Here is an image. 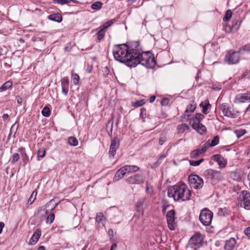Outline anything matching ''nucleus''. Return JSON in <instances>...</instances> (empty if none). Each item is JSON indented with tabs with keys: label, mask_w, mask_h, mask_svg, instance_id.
Here are the masks:
<instances>
[{
	"label": "nucleus",
	"mask_w": 250,
	"mask_h": 250,
	"mask_svg": "<svg viewBox=\"0 0 250 250\" xmlns=\"http://www.w3.org/2000/svg\"><path fill=\"white\" fill-rule=\"evenodd\" d=\"M114 59L128 67H135L138 64L148 68H153L156 65L153 55L149 51L143 52L139 42L130 44H116L113 48Z\"/></svg>",
	"instance_id": "nucleus-1"
},
{
	"label": "nucleus",
	"mask_w": 250,
	"mask_h": 250,
	"mask_svg": "<svg viewBox=\"0 0 250 250\" xmlns=\"http://www.w3.org/2000/svg\"><path fill=\"white\" fill-rule=\"evenodd\" d=\"M191 195V191L185 184L175 185L167 189V196L176 202L188 201L190 200Z\"/></svg>",
	"instance_id": "nucleus-2"
},
{
	"label": "nucleus",
	"mask_w": 250,
	"mask_h": 250,
	"mask_svg": "<svg viewBox=\"0 0 250 250\" xmlns=\"http://www.w3.org/2000/svg\"><path fill=\"white\" fill-rule=\"evenodd\" d=\"M204 174L207 179L213 184L223 178V175L221 172L213 169L205 170Z\"/></svg>",
	"instance_id": "nucleus-3"
},
{
	"label": "nucleus",
	"mask_w": 250,
	"mask_h": 250,
	"mask_svg": "<svg viewBox=\"0 0 250 250\" xmlns=\"http://www.w3.org/2000/svg\"><path fill=\"white\" fill-rule=\"evenodd\" d=\"M213 217V213L207 208L202 209L199 215L200 222L206 226L211 224Z\"/></svg>",
	"instance_id": "nucleus-4"
},
{
	"label": "nucleus",
	"mask_w": 250,
	"mask_h": 250,
	"mask_svg": "<svg viewBox=\"0 0 250 250\" xmlns=\"http://www.w3.org/2000/svg\"><path fill=\"white\" fill-rule=\"evenodd\" d=\"M238 200L240 205L246 209H250V193L246 191H242L239 195Z\"/></svg>",
	"instance_id": "nucleus-5"
},
{
	"label": "nucleus",
	"mask_w": 250,
	"mask_h": 250,
	"mask_svg": "<svg viewBox=\"0 0 250 250\" xmlns=\"http://www.w3.org/2000/svg\"><path fill=\"white\" fill-rule=\"evenodd\" d=\"M239 52L230 50L226 54L224 61L229 64H234L239 62Z\"/></svg>",
	"instance_id": "nucleus-6"
},
{
	"label": "nucleus",
	"mask_w": 250,
	"mask_h": 250,
	"mask_svg": "<svg viewBox=\"0 0 250 250\" xmlns=\"http://www.w3.org/2000/svg\"><path fill=\"white\" fill-rule=\"evenodd\" d=\"M203 241L202 235L199 233H196L190 238L189 246L192 249L196 250L202 246Z\"/></svg>",
	"instance_id": "nucleus-7"
},
{
	"label": "nucleus",
	"mask_w": 250,
	"mask_h": 250,
	"mask_svg": "<svg viewBox=\"0 0 250 250\" xmlns=\"http://www.w3.org/2000/svg\"><path fill=\"white\" fill-rule=\"evenodd\" d=\"M188 181L195 189L201 188L204 184L203 179L197 175H191L188 176Z\"/></svg>",
	"instance_id": "nucleus-8"
},
{
	"label": "nucleus",
	"mask_w": 250,
	"mask_h": 250,
	"mask_svg": "<svg viewBox=\"0 0 250 250\" xmlns=\"http://www.w3.org/2000/svg\"><path fill=\"white\" fill-rule=\"evenodd\" d=\"M220 108L222 110L224 116L234 118L237 116V112L231 107L229 106L228 104L224 103L221 104Z\"/></svg>",
	"instance_id": "nucleus-9"
},
{
	"label": "nucleus",
	"mask_w": 250,
	"mask_h": 250,
	"mask_svg": "<svg viewBox=\"0 0 250 250\" xmlns=\"http://www.w3.org/2000/svg\"><path fill=\"white\" fill-rule=\"evenodd\" d=\"M175 212L174 210L172 209L168 211L167 213V220L168 228L171 230H174L177 225L175 221L176 218L175 217Z\"/></svg>",
	"instance_id": "nucleus-10"
},
{
	"label": "nucleus",
	"mask_w": 250,
	"mask_h": 250,
	"mask_svg": "<svg viewBox=\"0 0 250 250\" xmlns=\"http://www.w3.org/2000/svg\"><path fill=\"white\" fill-rule=\"evenodd\" d=\"M126 182L129 184L139 185L144 182V178L142 175L136 174L128 177Z\"/></svg>",
	"instance_id": "nucleus-11"
},
{
	"label": "nucleus",
	"mask_w": 250,
	"mask_h": 250,
	"mask_svg": "<svg viewBox=\"0 0 250 250\" xmlns=\"http://www.w3.org/2000/svg\"><path fill=\"white\" fill-rule=\"evenodd\" d=\"M233 102L236 104H241L250 102V91L245 93L237 95L234 99Z\"/></svg>",
	"instance_id": "nucleus-12"
},
{
	"label": "nucleus",
	"mask_w": 250,
	"mask_h": 250,
	"mask_svg": "<svg viewBox=\"0 0 250 250\" xmlns=\"http://www.w3.org/2000/svg\"><path fill=\"white\" fill-rule=\"evenodd\" d=\"M120 146V140L117 137H115L111 140V145L110 146L109 154L113 157L116 153V150Z\"/></svg>",
	"instance_id": "nucleus-13"
},
{
	"label": "nucleus",
	"mask_w": 250,
	"mask_h": 250,
	"mask_svg": "<svg viewBox=\"0 0 250 250\" xmlns=\"http://www.w3.org/2000/svg\"><path fill=\"white\" fill-rule=\"evenodd\" d=\"M115 22L114 20H112L111 21H109L106 22H105L104 24L103 25L101 26L99 28L100 30L97 33V39L99 41H101L102 39L104 38V30L106 29L108 27L110 26L111 25H112Z\"/></svg>",
	"instance_id": "nucleus-14"
},
{
	"label": "nucleus",
	"mask_w": 250,
	"mask_h": 250,
	"mask_svg": "<svg viewBox=\"0 0 250 250\" xmlns=\"http://www.w3.org/2000/svg\"><path fill=\"white\" fill-rule=\"evenodd\" d=\"M244 176V172L241 169H237L229 173V177L234 181H240Z\"/></svg>",
	"instance_id": "nucleus-15"
},
{
	"label": "nucleus",
	"mask_w": 250,
	"mask_h": 250,
	"mask_svg": "<svg viewBox=\"0 0 250 250\" xmlns=\"http://www.w3.org/2000/svg\"><path fill=\"white\" fill-rule=\"evenodd\" d=\"M213 160L217 163L220 168H224L227 165V161L220 154H215L212 156Z\"/></svg>",
	"instance_id": "nucleus-16"
},
{
	"label": "nucleus",
	"mask_w": 250,
	"mask_h": 250,
	"mask_svg": "<svg viewBox=\"0 0 250 250\" xmlns=\"http://www.w3.org/2000/svg\"><path fill=\"white\" fill-rule=\"evenodd\" d=\"M69 81L67 77H65L61 79L62 91L65 95H67L68 93Z\"/></svg>",
	"instance_id": "nucleus-17"
},
{
	"label": "nucleus",
	"mask_w": 250,
	"mask_h": 250,
	"mask_svg": "<svg viewBox=\"0 0 250 250\" xmlns=\"http://www.w3.org/2000/svg\"><path fill=\"white\" fill-rule=\"evenodd\" d=\"M41 233V230L39 229H37L30 238L29 242V244L31 245H35L40 238Z\"/></svg>",
	"instance_id": "nucleus-18"
},
{
	"label": "nucleus",
	"mask_w": 250,
	"mask_h": 250,
	"mask_svg": "<svg viewBox=\"0 0 250 250\" xmlns=\"http://www.w3.org/2000/svg\"><path fill=\"white\" fill-rule=\"evenodd\" d=\"M192 126L194 129L201 134H203L206 131V126L200 123H192Z\"/></svg>",
	"instance_id": "nucleus-19"
},
{
	"label": "nucleus",
	"mask_w": 250,
	"mask_h": 250,
	"mask_svg": "<svg viewBox=\"0 0 250 250\" xmlns=\"http://www.w3.org/2000/svg\"><path fill=\"white\" fill-rule=\"evenodd\" d=\"M236 244V240L234 238H230L226 240L224 249L225 250H233Z\"/></svg>",
	"instance_id": "nucleus-20"
},
{
	"label": "nucleus",
	"mask_w": 250,
	"mask_h": 250,
	"mask_svg": "<svg viewBox=\"0 0 250 250\" xmlns=\"http://www.w3.org/2000/svg\"><path fill=\"white\" fill-rule=\"evenodd\" d=\"M17 151L19 153H20L23 163L25 165L27 164V163L29 162V157L26 153L25 148L23 147H19Z\"/></svg>",
	"instance_id": "nucleus-21"
},
{
	"label": "nucleus",
	"mask_w": 250,
	"mask_h": 250,
	"mask_svg": "<svg viewBox=\"0 0 250 250\" xmlns=\"http://www.w3.org/2000/svg\"><path fill=\"white\" fill-rule=\"evenodd\" d=\"M196 107V104L194 101H192L190 103V104L188 106L185 112V115L187 116H189L190 115L188 113H191L193 112Z\"/></svg>",
	"instance_id": "nucleus-22"
},
{
	"label": "nucleus",
	"mask_w": 250,
	"mask_h": 250,
	"mask_svg": "<svg viewBox=\"0 0 250 250\" xmlns=\"http://www.w3.org/2000/svg\"><path fill=\"white\" fill-rule=\"evenodd\" d=\"M200 106L202 107V112L205 114H207L208 113L207 110L211 106V104H209V101L207 100L202 102L200 104Z\"/></svg>",
	"instance_id": "nucleus-23"
},
{
	"label": "nucleus",
	"mask_w": 250,
	"mask_h": 250,
	"mask_svg": "<svg viewBox=\"0 0 250 250\" xmlns=\"http://www.w3.org/2000/svg\"><path fill=\"white\" fill-rule=\"evenodd\" d=\"M48 19L54 21L60 22L62 21V17L61 14L59 13H54L48 16Z\"/></svg>",
	"instance_id": "nucleus-24"
},
{
	"label": "nucleus",
	"mask_w": 250,
	"mask_h": 250,
	"mask_svg": "<svg viewBox=\"0 0 250 250\" xmlns=\"http://www.w3.org/2000/svg\"><path fill=\"white\" fill-rule=\"evenodd\" d=\"M18 127L19 123L17 122H16L10 128L8 138H10L11 136H13V137H15V135L16 134Z\"/></svg>",
	"instance_id": "nucleus-25"
},
{
	"label": "nucleus",
	"mask_w": 250,
	"mask_h": 250,
	"mask_svg": "<svg viewBox=\"0 0 250 250\" xmlns=\"http://www.w3.org/2000/svg\"><path fill=\"white\" fill-rule=\"evenodd\" d=\"M241 23V21L237 20V21L233 22L232 25L231 27L227 26L226 28V29L227 30V28H228L229 32H230L232 30H235L237 31L239 28Z\"/></svg>",
	"instance_id": "nucleus-26"
},
{
	"label": "nucleus",
	"mask_w": 250,
	"mask_h": 250,
	"mask_svg": "<svg viewBox=\"0 0 250 250\" xmlns=\"http://www.w3.org/2000/svg\"><path fill=\"white\" fill-rule=\"evenodd\" d=\"M126 170L127 173H132L138 171L139 167L135 165H125V166Z\"/></svg>",
	"instance_id": "nucleus-27"
},
{
	"label": "nucleus",
	"mask_w": 250,
	"mask_h": 250,
	"mask_svg": "<svg viewBox=\"0 0 250 250\" xmlns=\"http://www.w3.org/2000/svg\"><path fill=\"white\" fill-rule=\"evenodd\" d=\"M204 118V116L203 114L201 113H197L195 118H193L191 120L190 123L191 124H192V123H200V121L203 120Z\"/></svg>",
	"instance_id": "nucleus-28"
},
{
	"label": "nucleus",
	"mask_w": 250,
	"mask_h": 250,
	"mask_svg": "<svg viewBox=\"0 0 250 250\" xmlns=\"http://www.w3.org/2000/svg\"><path fill=\"white\" fill-rule=\"evenodd\" d=\"M12 85V82L8 81L5 82L0 87V92L5 91L11 87Z\"/></svg>",
	"instance_id": "nucleus-29"
},
{
	"label": "nucleus",
	"mask_w": 250,
	"mask_h": 250,
	"mask_svg": "<svg viewBox=\"0 0 250 250\" xmlns=\"http://www.w3.org/2000/svg\"><path fill=\"white\" fill-rule=\"evenodd\" d=\"M68 144L72 146H77L78 145V141L76 138L74 137H70L68 140Z\"/></svg>",
	"instance_id": "nucleus-30"
},
{
	"label": "nucleus",
	"mask_w": 250,
	"mask_h": 250,
	"mask_svg": "<svg viewBox=\"0 0 250 250\" xmlns=\"http://www.w3.org/2000/svg\"><path fill=\"white\" fill-rule=\"evenodd\" d=\"M103 5V3L100 1H96L93 3L91 7V8L93 10H98L102 8Z\"/></svg>",
	"instance_id": "nucleus-31"
},
{
	"label": "nucleus",
	"mask_w": 250,
	"mask_h": 250,
	"mask_svg": "<svg viewBox=\"0 0 250 250\" xmlns=\"http://www.w3.org/2000/svg\"><path fill=\"white\" fill-rule=\"evenodd\" d=\"M37 194V191L34 190L31 194L27 201V204L31 205L35 201Z\"/></svg>",
	"instance_id": "nucleus-32"
},
{
	"label": "nucleus",
	"mask_w": 250,
	"mask_h": 250,
	"mask_svg": "<svg viewBox=\"0 0 250 250\" xmlns=\"http://www.w3.org/2000/svg\"><path fill=\"white\" fill-rule=\"evenodd\" d=\"M143 205V202L142 201H139L136 204V210L137 211L139 212V213L142 215L143 214V210L142 209V207Z\"/></svg>",
	"instance_id": "nucleus-33"
},
{
	"label": "nucleus",
	"mask_w": 250,
	"mask_h": 250,
	"mask_svg": "<svg viewBox=\"0 0 250 250\" xmlns=\"http://www.w3.org/2000/svg\"><path fill=\"white\" fill-rule=\"evenodd\" d=\"M46 154V150L44 148L42 147L38 149L37 151L38 157L41 158H43Z\"/></svg>",
	"instance_id": "nucleus-34"
},
{
	"label": "nucleus",
	"mask_w": 250,
	"mask_h": 250,
	"mask_svg": "<svg viewBox=\"0 0 250 250\" xmlns=\"http://www.w3.org/2000/svg\"><path fill=\"white\" fill-rule=\"evenodd\" d=\"M201 154H202V153H201L200 150H199V148H197L195 150L192 151L190 152V157L192 158H196L197 157H198L199 155H200Z\"/></svg>",
	"instance_id": "nucleus-35"
},
{
	"label": "nucleus",
	"mask_w": 250,
	"mask_h": 250,
	"mask_svg": "<svg viewBox=\"0 0 250 250\" xmlns=\"http://www.w3.org/2000/svg\"><path fill=\"white\" fill-rule=\"evenodd\" d=\"M232 17V12L230 10H228L225 13V17L223 18L224 21H229Z\"/></svg>",
	"instance_id": "nucleus-36"
},
{
	"label": "nucleus",
	"mask_w": 250,
	"mask_h": 250,
	"mask_svg": "<svg viewBox=\"0 0 250 250\" xmlns=\"http://www.w3.org/2000/svg\"><path fill=\"white\" fill-rule=\"evenodd\" d=\"M42 114L44 117H48L50 114V110L49 107L45 106L42 111Z\"/></svg>",
	"instance_id": "nucleus-37"
},
{
	"label": "nucleus",
	"mask_w": 250,
	"mask_h": 250,
	"mask_svg": "<svg viewBox=\"0 0 250 250\" xmlns=\"http://www.w3.org/2000/svg\"><path fill=\"white\" fill-rule=\"evenodd\" d=\"M219 141V137L218 136H216L212 140L211 142H209V145L210 147L214 146L218 144Z\"/></svg>",
	"instance_id": "nucleus-38"
},
{
	"label": "nucleus",
	"mask_w": 250,
	"mask_h": 250,
	"mask_svg": "<svg viewBox=\"0 0 250 250\" xmlns=\"http://www.w3.org/2000/svg\"><path fill=\"white\" fill-rule=\"evenodd\" d=\"M55 219V215L54 213H51L47 216L46 219V223L47 224H51L53 223Z\"/></svg>",
	"instance_id": "nucleus-39"
},
{
	"label": "nucleus",
	"mask_w": 250,
	"mask_h": 250,
	"mask_svg": "<svg viewBox=\"0 0 250 250\" xmlns=\"http://www.w3.org/2000/svg\"><path fill=\"white\" fill-rule=\"evenodd\" d=\"M210 145H209V141H208L205 144H204L203 146H202L201 148H199V150H200L202 153H204L207 150L209 147Z\"/></svg>",
	"instance_id": "nucleus-40"
},
{
	"label": "nucleus",
	"mask_w": 250,
	"mask_h": 250,
	"mask_svg": "<svg viewBox=\"0 0 250 250\" xmlns=\"http://www.w3.org/2000/svg\"><path fill=\"white\" fill-rule=\"evenodd\" d=\"M73 82L75 85H77L79 83L80 77L78 74L76 73L72 74V75Z\"/></svg>",
	"instance_id": "nucleus-41"
},
{
	"label": "nucleus",
	"mask_w": 250,
	"mask_h": 250,
	"mask_svg": "<svg viewBox=\"0 0 250 250\" xmlns=\"http://www.w3.org/2000/svg\"><path fill=\"white\" fill-rule=\"evenodd\" d=\"M235 133L237 138H239L244 135L246 133V131L243 129H239L236 130Z\"/></svg>",
	"instance_id": "nucleus-42"
},
{
	"label": "nucleus",
	"mask_w": 250,
	"mask_h": 250,
	"mask_svg": "<svg viewBox=\"0 0 250 250\" xmlns=\"http://www.w3.org/2000/svg\"><path fill=\"white\" fill-rule=\"evenodd\" d=\"M20 159V154L18 153H14L10 159L12 163H15L17 162Z\"/></svg>",
	"instance_id": "nucleus-43"
},
{
	"label": "nucleus",
	"mask_w": 250,
	"mask_h": 250,
	"mask_svg": "<svg viewBox=\"0 0 250 250\" xmlns=\"http://www.w3.org/2000/svg\"><path fill=\"white\" fill-rule=\"evenodd\" d=\"M204 159L202 158L197 161H189V164L192 166H199L202 162L204 161Z\"/></svg>",
	"instance_id": "nucleus-44"
},
{
	"label": "nucleus",
	"mask_w": 250,
	"mask_h": 250,
	"mask_svg": "<svg viewBox=\"0 0 250 250\" xmlns=\"http://www.w3.org/2000/svg\"><path fill=\"white\" fill-rule=\"evenodd\" d=\"M104 219V215L101 212L98 213L96 217V221L98 223L101 222Z\"/></svg>",
	"instance_id": "nucleus-45"
},
{
	"label": "nucleus",
	"mask_w": 250,
	"mask_h": 250,
	"mask_svg": "<svg viewBox=\"0 0 250 250\" xmlns=\"http://www.w3.org/2000/svg\"><path fill=\"white\" fill-rule=\"evenodd\" d=\"M146 192L147 193L151 195L153 193V189L151 186L148 185V184H146Z\"/></svg>",
	"instance_id": "nucleus-46"
},
{
	"label": "nucleus",
	"mask_w": 250,
	"mask_h": 250,
	"mask_svg": "<svg viewBox=\"0 0 250 250\" xmlns=\"http://www.w3.org/2000/svg\"><path fill=\"white\" fill-rule=\"evenodd\" d=\"M117 172L121 174L123 177L125 175V174L127 173L126 168L125 167V166H124L122 167H121Z\"/></svg>",
	"instance_id": "nucleus-47"
},
{
	"label": "nucleus",
	"mask_w": 250,
	"mask_h": 250,
	"mask_svg": "<svg viewBox=\"0 0 250 250\" xmlns=\"http://www.w3.org/2000/svg\"><path fill=\"white\" fill-rule=\"evenodd\" d=\"M123 177V176L121 174H119L117 171L113 177V181H119V180L121 179Z\"/></svg>",
	"instance_id": "nucleus-48"
},
{
	"label": "nucleus",
	"mask_w": 250,
	"mask_h": 250,
	"mask_svg": "<svg viewBox=\"0 0 250 250\" xmlns=\"http://www.w3.org/2000/svg\"><path fill=\"white\" fill-rule=\"evenodd\" d=\"M169 100L167 98H163L161 101V104L164 106H166L168 104Z\"/></svg>",
	"instance_id": "nucleus-49"
},
{
	"label": "nucleus",
	"mask_w": 250,
	"mask_h": 250,
	"mask_svg": "<svg viewBox=\"0 0 250 250\" xmlns=\"http://www.w3.org/2000/svg\"><path fill=\"white\" fill-rule=\"evenodd\" d=\"M53 2L55 3L60 4L61 5H64L67 2L65 0H54Z\"/></svg>",
	"instance_id": "nucleus-50"
},
{
	"label": "nucleus",
	"mask_w": 250,
	"mask_h": 250,
	"mask_svg": "<svg viewBox=\"0 0 250 250\" xmlns=\"http://www.w3.org/2000/svg\"><path fill=\"white\" fill-rule=\"evenodd\" d=\"M144 104V103L142 101H137L136 102L133 104V106L135 107H138L141 106Z\"/></svg>",
	"instance_id": "nucleus-51"
},
{
	"label": "nucleus",
	"mask_w": 250,
	"mask_h": 250,
	"mask_svg": "<svg viewBox=\"0 0 250 250\" xmlns=\"http://www.w3.org/2000/svg\"><path fill=\"white\" fill-rule=\"evenodd\" d=\"M244 233L250 239V227L245 229Z\"/></svg>",
	"instance_id": "nucleus-52"
},
{
	"label": "nucleus",
	"mask_w": 250,
	"mask_h": 250,
	"mask_svg": "<svg viewBox=\"0 0 250 250\" xmlns=\"http://www.w3.org/2000/svg\"><path fill=\"white\" fill-rule=\"evenodd\" d=\"M166 140V138L165 137H161L159 139V144L160 145H163Z\"/></svg>",
	"instance_id": "nucleus-53"
},
{
	"label": "nucleus",
	"mask_w": 250,
	"mask_h": 250,
	"mask_svg": "<svg viewBox=\"0 0 250 250\" xmlns=\"http://www.w3.org/2000/svg\"><path fill=\"white\" fill-rule=\"evenodd\" d=\"M243 49L244 51L247 52H250V45H246L243 47Z\"/></svg>",
	"instance_id": "nucleus-54"
},
{
	"label": "nucleus",
	"mask_w": 250,
	"mask_h": 250,
	"mask_svg": "<svg viewBox=\"0 0 250 250\" xmlns=\"http://www.w3.org/2000/svg\"><path fill=\"white\" fill-rule=\"evenodd\" d=\"M169 207V205H167V203H164L162 206L163 208V212H165L167 209V208Z\"/></svg>",
	"instance_id": "nucleus-55"
},
{
	"label": "nucleus",
	"mask_w": 250,
	"mask_h": 250,
	"mask_svg": "<svg viewBox=\"0 0 250 250\" xmlns=\"http://www.w3.org/2000/svg\"><path fill=\"white\" fill-rule=\"evenodd\" d=\"M16 101H17V102L19 104H21L22 102V99L20 97V96H17L16 97Z\"/></svg>",
	"instance_id": "nucleus-56"
},
{
	"label": "nucleus",
	"mask_w": 250,
	"mask_h": 250,
	"mask_svg": "<svg viewBox=\"0 0 250 250\" xmlns=\"http://www.w3.org/2000/svg\"><path fill=\"white\" fill-rule=\"evenodd\" d=\"M181 128L183 130H188L189 129V126L186 124H183L181 125Z\"/></svg>",
	"instance_id": "nucleus-57"
},
{
	"label": "nucleus",
	"mask_w": 250,
	"mask_h": 250,
	"mask_svg": "<svg viewBox=\"0 0 250 250\" xmlns=\"http://www.w3.org/2000/svg\"><path fill=\"white\" fill-rule=\"evenodd\" d=\"M65 1H66V2L67 1V2L65 3V4H68L69 3H70L71 1L75 3H79V1L77 0H65Z\"/></svg>",
	"instance_id": "nucleus-58"
},
{
	"label": "nucleus",
	"mask_w": 250,
	"mask_h": 250,
	"mask_svg": "<svg viewBox=\"0 0 250 250\" xmlns=\"http://www.w3.org/2000/svg\"><path fill=\"white\" fill-rule=\"evenodd\" d=\"M4 227V223L3 222L0 223V234L1 233L2 231V229Z\"/></svg>",
	"instance_id": "nucleus-59"
},
{
	"label": "nucleus",
	"mask_w": 250,
	"mask_h": 250,
	"mask_svg": "<svg viewBox=\"0 0 250 250\" xmlns=\"http://www.w3.org/2000/svg\"><path fill=\"white\" fill-rule=\"evenodd\" d=\"M117 244L116 243H114L111 246V249L110 250H113L115 249H116L117 248Z\"/></svg>",
	"instance_id": "nucleus-60"
},
{
	"label": "nucleus",
	"mask_w": 250,
	"mask_h": 250,
	"mask_svg": "<svg viewBox=\"0 0 250 250\" xmlns=\"http://www.w3.org/2000/svg\"><path fill=\"white\" fill-rule=\"evenodd\" d=\"M155 98H156L155 96H151L149 99L150 102L153 103L155 101Z\"/></svg>",
	"instance_id": "nucleus-61"
},
{
	"label": "nucleus",
	"mask_w": 250,
	"mask_h": 250,
	"mask_svg": "<svg viewBox=\"0 0 250 250\" xmlns=\"http://www.w3.org/2000/svg\"><path fill=\"white\" fill-rule=\"evenodd\" d=\"M9 117V115L7 114H4L2 116V118L3 120H5L7 119Z\"/></svg>",
	"instance_id": "nucleus-62"
},
{
	"label": "nucleus",
	"mask_w": 250,
	"mask_h": 250,
	"mask_svg": "<svg viewBox=\"0 0 250 250\" xmlns=\"http://www.w3.org/2000/svg\"><path fill=\"white\" fill-rule=\"evenodd\" d=\"M38 250H45V248L43 246H40Z\"/></svg>",
	"instance_id": "nucleus-63"
},
{
	"label": "nucleus",
	"mask_w": 250,
	"mask_h": 250,
	"mask_svg": "<svg viewBox=\"0 0 250 250\" xmlns=\"http://www.w3.org/2000/svg\"><path fill=\"white\" fill-rule=\"evenodd\" d=\"M3 48H0V57L3 54Z\"/></svg>",
	"instance_id": "nucleus-64"
}]
</instances>
